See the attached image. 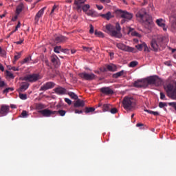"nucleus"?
Wrapping results in <instances>:
<instances>
[{
	"label": "nucleus",
	"instance_id": "obj_64",
	"mask_svg": "<svg viewBox=\"0 0 176 176\" xmlns=\"http://www.w3.org/2000/svg\"><path fill=\"white\" fill-rule=\"evenodd\" d=\"M5 82L0 80V87H3L5 86Z\"/></svg>",
	"mask_w": 176,
	"mask_h": 176
},
{
	"label": "nucleus",
	"instance_id": "obj_28",
	"mask_svg": "<svg viewBox=\"0 0 176 176\" xmlns=\"http://www.w3.org/2000/svg\"><path fill=\"white\" fill-rule=\"evenodd\" d=\"M123 75H124V70H122L116 74H113L112 78L114 79H118V78H120V76H123Z\"/></svg>",
	"mask_w": 176,
	"mask_h": 176
},
{
	"label": "nucleus",
	"instance_id": "obj_1",
	"mask_svg": "<svg viewBox=\"0 0 176 176\" xmlns=\"http://www.w3.org/2000/svg\"><path fill=\"white\" fill-rule=\"evenodd\" d=\"M137 20L140 23H148V24H152V18L146 12L145 8L140 10L135 14Z\"/></svg>",
	"mask_w": 176,
	"mask_h": 176
},
{
	"label": "nucleus",
	"instance_id": "obj_38",
	"mask_svg": "<svg viewBox=\"0 0 176 176\" xmlns=\"http://www.w3.org/2000/svg\"><path fill=\"white\" fill-rule=\"evenodd\" d=\"M17 55L14 56V60L13 63H16V61H17V60H19V58H20L21 57V52H18L16 53Z\"/></svg>",
	"mask_w": 176,
	"mask_h": 176
},
{
	"label": "nucleus",
	"instance_id": "obj_58",
	"mask_svg": "<svg viewBox=\"0 0 176 176\" xmlns=\"http://www.w3.org/2000/svg\"><path fill=\"white\" fill-rule=\"evenodd\" d=\"M56 9H57V5H54L51 11V14H52V13H54V10H56Z\"/></svg>",
	"mask_w": 176,
	"mask_h": 176
},
{
	"label": "nucleus",
	"instance_id": "obj_8",
	"mask_svg": "<svg viewBox=\"0 0 176 176\" xmlns=\"http://www.w3.org/2000/svg\"><path fill=\"white\" fill-rule=\"evenodd\" d=\"M78 76H80L81 79H84L85 80H93V79L96 78V75L94 74H87L85 72L79 73Z\"/></svg>",
	"mask_w": 176,
	"mask_h": 176
},
{
	"label": "nucleus",
	"instance_id": "obj_54",
	"mask_svg": "<svg viewBox=\"0 0 176 176\" xmlns=\"http://www.w3.org/2000/svg\"><path fill=\"white\" fill-rule=\"evenodd\" d=\"M94 27L93 25H90V30H89V34H94Z\"/></svg>",
	"mask_w": 176,
	"mask_h": 176
},
{
	"label": "nucleus",
	"instance_id": "obj_56",
	"mask_svg": "<svg viewBox=\"0 0 176 176\" xmlns=\"http://www.w3.org/2000/svg\"><path fill=\"white\" fill-rule=\"evenodd\" d=\"M165 98H166V95H164V93L160 92V99L165 100Z\"/></svg>",
	"mask_w": 176,
	"mask_h": 176
},
{
	"label": "nucleus",
	"instance_id": "obj_27",
	"mask_svg": "<svg viewBox=\"0 0 176 176\" xmlns=\"http://www.w3.org/2000/svg\"><path fill=\"white\" fill-rule=\"evenodd\" d=\"M101 17L103 19H105L106 20H111L112 17H113V15L111 13V12H108L107 14H102L100 15Z\"/></svg>",
	"mask_w": 176,
	"mask_h": 176
},
{
	"label": "nucleus",
	"instance_id": "obj_41",
	"mask_svg": "<svg viewBox=\"0 0 176 176\" xmlns=\"http://www.w3.org/2000/svg\"><path fill=\"white\" fill-rule=\"evenodd\" d=\"M136 49H138V50H140V52H141V50H142L143 47H144V43L142 44H138L137 45H135Z\"/></svg>",
	"mask_w": 176,
	"mask_h": 176
},
{
	"label": "nucleus",
	"instance_id": "obj_20",
	"mask_svg": "<svg viewBox=\"0 0 176 176\" xmlns=\"http://www.w3.org/2000/svg\"><path fill=\"white\" fill-rule=\"evenodd\" d=\"M30 87V83L27 82H23L21 84V87L17 89L19 93H23Z\"/></svg>",
	"mask_w": 176,
	"mask_h": 176
},
{
	"label": "nucleus",
	"instance_id": "obj_6",
	"mask_svg": "<svg viewBox=\"0 0 176 176\" xmlns=\"http://www.w3.org/2000/svg\"><path fill=\"white\" fill-rule=\"evenodd\" d=\"M118 14H120L122 19H124L121 21V24H124L126 21H130L131 19H133V14L127 12V11H122V10H119L118 11Z\"/></svg>",
	"mask_w": 176,
	"mask_h": 176
},
{
	"label": "nucleus",
	"instance_id": "obj_24",
	"mask_svg": "<svg viewBox=\"0 0 176 176\" xmlns=\"http://www.w3.org/2000/svg\"><path fill=\"white\" fill-rule=\"evenodd\" d=\"M77 100L76 101V102L74 104V108H79V107H82L83 108V107H85V101L83 100H80V99H76Z\"/></svg>",
	"mask_w": 176,
	"mask_h": 176
},
{
	"label": "nucleus",
	"instance_id": "obj_62",
	"mask_svg": "<svg viewBox=\"0 0 176 176\" xmlns=\"http://www.w3.org/2000/svg\"><path fill=\"white\" fill-rule=\"evenodd\" d=\"M74 112L75 113H82L83 111L82 110L75 109Z\"/></svg>",
	"mask_w": 176,
	"mask_h": 176
},
{
	"label": "nucleus",
	"instance_id": "obj_11",
	"mask_svg": "<svg viewBox=\"0 0 176 176\" xmlns=\"http://www.w3.org/2000/svg\"><path fill=\"white\" fill-rule=\"evenodd\" d=\"M38 113H41L44 118H50L52 115H56V111L49 110L48 109H45L43 110L38 111Z\"/></svg>",
	"mask_w": 176,
	"mask_h": 176
},
{
	"label": "nucleus",
	"instance_id": "obj_31",
	"mask_svg": "<svg viewBox=\"0 0 176 176\" xmlns=\"http://www.w3.org/2000/svg\"><path fill=\"white\" fill-rule=\"evenodd\" d=\"M55 115H60V116H65L67 111L65 110L54 111Z\"/></svg>",
	"mask_w": 176,
	"mask_h": 176
},
{
	"label": "nucleus",
	"instance_id": "obj_52",
	"mask_svg": "<svg viewBox=\"0 0 176 176\" xmlns=\"http://www.w3.org/2000/svg\"><path fill=\"white\" fill-rule=\"evenodd\" d=\"M65 101L68 104V105H71L72 104V100H71L69 98H65Z\"/></svg>",
	"mask_w": 176,
	"mask_h": 176
},
{
	"label": "nucleus",
	"instance_id": "obj_25",
	"mask_svg": "<svg viewBox=\"0 0 176 176\" xmlns=\"http://www.w3.org/2000/svg\"><path fill=\"white\" fill-rule=\"evenodd\" d=\"M106 67H107V69L110 72H115L118 69V67H116V65H113V64L107 65H106Z\"/></svg>",
	"mask_w": 176,
	"mask_h": 176
},
{
	"label": "nucleus",
	"instance_id": "obj_18",
	"mask_svg": "<svg viewBox=\"0 0 176 176\" xmlns=\"http://www.w3.org/2000/svg\"><path fill=\"white\" fill-rule=\"evenodd\" d=\"M67 40H68L67 37L63 35H60L56 36L54 38V43H65V42H67Z\"/></svg>",
	"mask_w": 176,
	"mask_h": 176
},
{
	"label": "nucleus",
	"instance_id": "obj_61",
	"mask_svg": "<svg viewBox=\"0 0 176 176\" xmlns=\"http://www.w3.org/2000/svg\"><path fill=\"white\" fill-rule=\"evenodd\" d=\"M9 69H12V71H19V67H11Z\"/></svg>",
	"mask_w": 176,
	"mask_h": 176
},
{
	"label": "nucleus",
	"instance_id": "obj_51",
	"mask_svg": "<svg viewBox=\"0 0 176 176\" xmlns=\"http://www.w3.org/2000/svg\"><path fill=\"white\" fill-rule=\"evenodd\" d=\"M159 107H160V108H164V107H167V104H166L163 102H161L159 103Z\"/></svg>",
	"mask_w": 176,
	"mask_h": 176
},
{
	"label": "nucleus",
	"instance_id": "obj_48",
	"mask_svg": "<svg viewBox=\"0 0 176 176\" xmlns=\"http://www.w3.org/2000/svg\"><path fill=\"white\" fill-rule=\"evenodd\" d=\"M82 49L85 50V52H87L88 53H90V52L92 50V48L89 47H82Z\"/></svg>",
	"mask_w": 176,
	"mask_h": 176
},
{
	"label": "nucleus",
	"instance_id": "obj_17",
	"mask_svg": "<svg viewBox=\"0 0 176 176\" xmlns=\"http://www.w3.org/2000/svg\"><path fill=\"white\" fill-rule=\"evenodd\" d=\"M100 91L106 96H111L113 94V90L109 87H104L100 88Z\"/></svg>",
	"mask_w": 176,
	"mask_h": 176
},
{
	"label": "nucleus",
	"instance_id": "obj_47",
	"mask_svg": "<svg viewBox=\"0 0 176 176\" xmlns=\"http://www.w3.org/2000/svg\"><path fill=\"white\" fill-rule=\"evenodd\" d=\"M109 112H111V113L115 114L118 112V109L117 108H112V106H111V108L110 109Z\"/></svg>",
	"mask_w": 176,
	"mask_h": 176
},
{
	"label": "nucleus",
	"instance_id": "obj_45",
	"mask_svg": "<svg viewBox=\"0 0 176 176\" xmlns=\"http://www.w3.org/2000/svg\"><path fill=\"white\" fill-rule=\"evenodd\" d=\"M21 118H27L28 116V113H27V111L23 110L21 114Z\"/></svg>",
	"mask_w": 176,
	"mask_h": 176
},
{
	"label": "nucleus",
	"instance_id": "obj_9",
	"mask_svg": "<svg viewBox=\"0 0 176 176\" xmlns=\"http://www.w3.org/2000/svg\"><path fill=\"white\" fill-rule=\"evenodd\" d=\"M54 86H56V83L53 82H47L40 87L39 91H46V90H50V89H53Z\"/></svg>",
	"mask_w": 176,
	"mask_h": 176
},
{
	"label": "nucleus",
	"instance_id": "obj_34",
	"mask_svg": "<svg viewBox=\"0 0 176 176\" xmlns=\"http://www.w3.org/2000/svg\"><path fill=\"white\" fill-rule=\"evenodd\" d=\"M95 35L96 36H98L99 38H104L105 36L104 35V33H102V32L100 31H95Z\"/></svg>",
	"mask_w": 176,
	"mask_h": 176
},
{
	"label": "nucleus",
	"instance_id": "obj_39",
	"mask_svg": "<svg viewBox=\"0 0 176 176\" xmlns=\"http://www.w3.org/2000/svg\"><path fill=\"white\" fill-rule=\"evenodd\" d=\"M19 93V98H21V100H27V94H21V92Z\"/></svg>",
	"mask_w": 176,
	"mask_h": 176
},
{
	"label": "nucleus",
	"instance_id": "obj_57",
	"mask_svg": "<svg viewBox=\"0 0 176 176\" xmlns=\"http://www.w3.org/2000/svg\"><path fill=\"white\" fill-rule=\"evenodd\" d=\"M131 35L133 36H140V34H138V32H132Z\"/></svg>",
	"mask_w": 176,
	"mask_h": 176
},
{
	"label": "nucleus",
	"instance_id": "obj_33",
	"mask_svg": "<svg viewBox=\"0 0 176 176\" xmlns=\"http://www.w3.org/2000/svg\"><path fill=\"white\" fill-rule=\"evenodd\" d=\"M144 112H147L148 113H150L151 115H154V116H159L160 113L157 111H153L151 110L144 109Z\"/></svg>",
	"mask_w": 176,
	"mask_h": 176
},
{
	"label": "nucleus",
	"instance_id": "obj_7",
	"mask_svg": "<svg viewBox=\"0 0 176 176\" xmlns=\"http://www.w3.org/2000/svg\"><path fill=\"white\" fill-rule=\"evenodd\" d=\"M116 47H118V49L123 50V52H128L129 53H134V52L135 51V49L134 47L126 45L122 43H117Z\"/></svg>",
	"mask_w": 176,
	"mask_h": 176
},
{
	"label": "nucleus",
	"instance_id": "obj_26",
	"mask_svg": "<svg viewBox=\"0 0 176 176\" xmlns=\"http://www.w3.org/2000/svg\"><path fill=\"white\" fill-rule=\"evenodd\" d=\"M24 9V4L23 3H21L16 9V14H20L22 12L23 10Z\"/></svg>",
	"mask_w": 176,
	"mask_h": 176
},
{
	"label": "nucleus",
	"instance_id": "obj_29",
	"mask_svg": "<svg viewBox=\"0 0 176 176\" xmlns=\"http://www.w3.org/2000/svg\"><path fill=\"white\" fill-rule=\"evenodd\" d=\"M67 96H70L71 98H72L73 100H78V95H76L75 93L72 92V91H67Z\"/></svg>",
	"mask_w": 176,
	"mask_h": 176
},
{
	"label": "nucleus",
	"instance_id": "obj_21",
	"mask_svg": "<svg viewBox=\"0 0 176 176\" xmlns=\"http://www.w3.org/2000/svg\"><path fill=\"white\" fill-rule=\"evenodd\" d=\"M51 61L56 68H57V67H60V59L56 56V55H52L51 56Z\"/></svg>",
	"mask_w": 176,
	"mask_h": 176
},
{
	"label": "nucleus",
	"instance_id": "obj_40",
	"mask_svg": "<svg viewBox=\"0 0 176 176\" xmlns=\"http://www.w3.org/2000/svg\"><path fill=\"white\" fill-rule=\"evenodd\" d=\"M85 13H86V14H87V16H91V17H93V16H94V10H89Z\"/></svg>",
	"mask_w": 176,
	"mask_h": 176
},
{
	"label": "nucleus",
	"instance_id": "obj_60",
	"mask_svg": "<svg viewBox=\"0 0 176 176\" xmlns=\"http://www.w3.org/2000/svg\"><path fill=\"white\" fill-rule=\"evenodd\" d=\"M24 42V39H21L19 41L15 42L16 45H21Z\"/></svg>",
	"mask_w": 176,
	"mask_h": 176
},
{
	"label": "nucleus",
	"instance_id": "obj_5",
	"mask_svg": "<svg viewBox=\"0 0 176 176\" xmlns=\"http://www.w3.org/2000/svg\"><path fill=\"white\" fill-rule=\"evenodd\" d=\"M163 36H158L157 39L153 38L151 42V46L154 52H157L160 46L163 45Z\"/></svg>",
	"mask_w": 176,
	"mask_h": 176
},
{
	"label": "nucleus",
	"instance_id": "obj_49",
	"mask_svg": "<svg viewBox=\"0 0 176 176\" xmlns=\"http://www.w3.org/2000/svg\"><path fill=\"white\" fill-rule=\"evenodd\" d=\"M6 74H7V76H9V78H11V79H13V78H14V76L13 75V74L10 71H7Z\"/></svg>",
	"mask_w": 176,
	"mask_h": 176
},
{
	"label": "nucleus",
	"instance_id": "obj_15",
	"mask_svg": "<svg viewBox=\"0 0 176 176\" xmlns=\"http://www.w3.org/2000/svg\"><path fill=\"white\" fill-rule=\"evenodd\" d=\"M10 109L9 106H8L6 104L1 105V108H0L1 116H6V115H8V113H9Z\"/></svg>",
	"mask_w": 176,
	"mask_h": 176
},
{
	"label": "nucleus",
	"instance_id": "obj_63",
	"mask_svg": "<svg viewBox=\"0 0 176 176\" xmlns=\"http://www.w3.org/2000/svg\"><path fill=\"white\" fill-rule=\"evenodd\" d=\"M7 13H8V12H6V11H5L3 14L0 15V18H1V19H3V17H6Z\"/></svg>",
	"mask_w": 176,
	"mask_h": 176
},
{
	"label": "nucleus",
	"instance_id": "obj_23",
	"mask_svg": "<svg viewBox=\"0 0 176 176\" xmlns=\"http://www.w3.org/2000/svg\"><path fill=\"white\" fill-rule=\"evenodd\" d=\"M155 78H156V76H151L147 78H144V81L146 82V87L148 85H155Z\"/></svg>",
	"mask_w": 176,
	"mask_h": 176
},
{
	"label": "nucleus",
	"instance_id": "obj_30",
	"mask_svg": "<svg viewBox=\"0 0 176 176\" xmlns=\"http://www.w3.org/2000/svg\"><path fill=\"white\" fill-rule=\"evenodd\" d=\"M162 83H163V81L162 80V79H160L159 77L155 76V80L154 85L155 86H162Z\"/></svg>",
	"mask_w": 176,
	"mask_h": 176
},
{
	"label": "nucleus",
	"instance_id": "obj_22",
	"mask_svg": "<svg viewBox=\"0 0 176 176\" xmlns=\"http://www.w3.org/2000/svg\"><path fill=\"white\" fill-rule=\"evenodd\" d=\"M46 10V7H43L41 8L36 14L34 17V20L36 23H38L39 21V19L43 16V13H45V10Z\"/></svg>",
	"mask_w": 176,
	"mask_h": 176
},
{
	"label": "nucleus",
	"instance_id": "obj_36",
	"mask_svg": "<svg viewBox=\"0 0 176 176\" xmlns=\"http://www.w3.org/2000/svg\"><path fill=\"white\" fill-rule=\"evenodd\" d=\"M61 50H63V48L61 47V46H56L54 48V53H60V52H61Z\"/></svg>",
	"mask_w": 176,
	"mask_h": 176
},
{
	"label": "nucleus",
	"instance_id": "obj_55",
	"mask_svg": "<svg viewBox=\"0 0 176 176\" xmlns=\"http://www.w3.org/2000/svg\"><path fill=\"white\" fill-rule=\"evenodd\" d=\"M21 25V23H20V22L18 23V24L16 25V26L15 28V30L12 32H16V31H17V30H19V28H20Z\"/></svg>",
	"mask_w": 176,
	"mask_h": 176
},
{
	"label": "nucleus",
	"instance_id": "obj_14",
	"mask_svg": "<svg viewBox=\"0 0 176 176\" xmlns=\"http://www.w3.org/2000/svg\"><path fill=\"white\" fill-rule=\"evenodd\" d=\"M86 0H75L74 5L76 6V10L78 12H82V6L85 5Z\"/></svg>",
	"mask_w": 176,
	"mask_h": 176
},
{
	"label": "nucleus",
	"instance_id": "obj_43",
	"mask_svg": "<svg viewBox=\"0 0 176 176\" xmlns=\"http://www.w3.org/2000/svg\"><path fill=\"white\" fill-rule=\"evenodd\" d=\"M36 109H45V105L43 104H37L36 106Z\"/></svg>",
	"mask_w": 176,
	"mask_h": 176
},
{
	"label": "nucleus",
	"instance_id": "obj_37",
	"mask_svg": "<svg viewBox=\"0 0 176 176\" xmlns=\"http://www.w3.org/2000/svg\"><path fill=\"white\" fill-rule=\"evenodd\" d=\"M31 61V56L26 57L21 62V64H26V63H30Z\"/></svg>",
	"mask_w": 176,
	"mask_h": 176
},
{
	"label": "nucleus",
	"instance_id": "obj_35",
	"mask_svg": "<svg viewBox=\"0 0 176 176\" xmlns=\"http://www.w3.org/2000/svg\"><path fill=\"white\" fill-rule=\"evenodd\" d=\"M96 109L94 107H86L85 108V113H90V112H94Z\"/></svg>",
	"mask_w": 176,
	"mask_h": 176
},
{
	"label": "nucleus",
	"instance_id": "obj_50",
	"mask_svg": "<svg viewBox=\"0 0 176 176\" xmlns=\"http://www.w3.org/2000/svg\"><path fill=\"white\" fill-rule=\"evenodd\" d=\"M9 90H10L11 91H13L14 89L13 88H10V87H8V88H6V89H4L3 91V93H9Z\"/></svg>",
	"mask_w": 176,
	"mask_h": 176
},
{
	"label": "nucleus",
	"instance_id": "obj_12",
	"mask_svg": "<svg viewBox=\"0 0 176 176\" xmlns=\"http://www.w3.org/2000/svg\"><path fill=\"white\" fill-rule=\"evenodd\" d=\"M134 87L146 89V82L145 79L138 80L133 83Z\"/></svg>",
	"mask_w": 176,
	"mask_h": 176
},
{
	"label": "nucleus",
	"instance_id": "obj_46",
	"mask_svg": "<svg viewBox=\"0 0 176 176\" xmlns=\"http://www.w3.org/2000/svg\"><path fill=\"white\" fill-rule=\"evenodd\" d=\"M169 107L174 108L175 111H176V102H172L168 103Z\"/></svg>",
	"mask_w": 176,
	"mask_h": 176
},
{
	"label": "nucleus",
	"instance_id": "obj_19",
	"mask_svg": "<svg viewBox=\"0 0 176 176\" xmlns=\"http://www.w3.org/2000/svg\"><path fill=\"white\" fill-rule=\"evenodd\" d=\"M156 23L159 27H161L162 28L163 31H167V26H166V21L163 20L162 19H157Z\"/></svg>",
	"mask_w": 176,
	"mask_h": 176
},
{
	"label": "nucleus",
	"instance_id": "obj_13",
	"mask_svg": "<svg viewBox=\"0 0 176 176\" xmlns=\"http://www.w3.org/2000/svg\"><path fill=\"white\" fill-rule=\"evenodd\" d=\"M98 108H102L103 112H109L112 108V105L110 104H102V102H99L98 104Z\"/></svg>",
	"mask_w": 176,
	"mask_h": 176
},
{
	"label": "nucleus",
	"instance_id": "obj_16",
	"mask_svg": "<svg viewBox=\"0 0 176 176\" xmlns=\"http://www.w3.org/2000/svg\"><path fill=\"white\" fill-rule=\"evenodd\" d=\"M54 91L56 93V94H58V96H64L67 94V89L63 87H58L55 89H54Z\"/></svg>",
	"mask_w": 176,
	"mask_h": 176
},
{
	"label": "nucleus",
	"instance_id": "obj_4",
	"mask_svg": "<svg viewBox=\"0 0 176 176\" xmlns=\"http://www.w3.org/2000/svg\"><path fill=\"white\" fill-rule=\"evenodd\" d=\"M42 79V76L38 73H34L32 74H27L23 77L22 80H25V82H30V83H34L35 82H38Z\"/></svg>",
	"mask_w": 176,
	"mask_h": 176
},
{
	"label": "nucleus",
	"instance_id": "obj_32",
	"mask_svg": "<svg viewBox=\"0 0 176 176\" xmlns=\"http://www.w3.org/2000/svg\"><path fill=\"white\" fill-rule=\"evenodd\" d=\"M90 9V5L89 4H84L82 7H81V10L86 13L87 11H89V10Z\"/></svg>",
	"mask_w": 176,
	"mask_h": 176
},
{
	"label": "nucleus",
	"instance_id": "obj_10",
	"mask_svg": "<svg viewBox=\"0 0 176 176\" xmlns=\"http://www.w3.org/2000/svg\"><path fill=\"white\" fill-rule=\"evenodd\" d=\"M106 30L111 34L112 36H117V38L122 36L120 34L118 35V32L115 30V27L111 24L106 25Z\"/></svg>",
	"mask_w": 176,
	"mask_h": 176
},
{
	"label": "nucleus",
	"instance_id": "obj_59",
	"mask_svg": "<svg viewBox=\"0 0 176 176\" xmlns=\"http://www.w3.org/2000/svg\"><path fill=\"white\" fill-rule=\"evenodd\" d=\"M100 1L102 3H109V2H111V0H100Z\"/></svg>",
	"mask_w": 176,
	"mask_h": 176
},
{
	"label": "nucleus",
	"instance_id": "obj_44",
	"mask_svg": "<svg viewBox=\"0 0 176 176\" xmlns=\"http://www.w3.org/2000/svg\"><path fill=\"white\" fill-rule=\"evenodd\" d=\"M138 64V62L137 61H132L129 63V67L131 68H134V67H136V65Z\"/></svg>",
	"mask_w": 176,
	"mask_h": 176
},
{
	"label": "nucleus",
	"instance_id": "obj_42",
	"mask_svg": "<svg viewBox=\"0 0 176 176\" xmlns=\"http://www.w3.org/2000/svg\"><path fill=\"white\" fill-rule=\"evenodd\" d=\"M143 49H144V52H151V50H149V47H148V45H146V43H143Z\"/></svg>",
	"mask_w": 176,
	"mask_h": 176
},
{
	"label": "nucleus",
	"instance_id": "obj_3",
	"mask_svg": "<svg viewBox=\"0 0 176 176\" xmlns=\"http://www.w3.org/2000/svg\"><path fill=\"white\" fill-rule=\"evenodd\" d=\"M168 97L172 98V100H176V81L173 82V84H168L165 87Z\"/></svg>",
	"mask_w": 176,
	"mask_h": 176
},
{
	"label": "nucleus",
	"instance_id": "obj_53",
	"mask_svg": "<svg viewBox=\"0 0 176 176\" xmlns=\"http://www.w3.org/2000/svg\"><path fill=\"white\" fill-rule=\"evenodd\" d=\"M116 29L117 31H120L122 30V28H120V24H119V23H117L116 24Z\"/></svg>",
	"mask_w": 176,
	"mask_h": 176
},
{
	"label": "nucleus",
	"instance_id": "obj_2",
	"mask_svg": "<svg viewBox=\"0 0 176 176\" xmlns=\"http://www.w3.org/2000/svg\"><path fill=\"white\" fill-rule=\"evenodd\" d=\"M123 108L128 111H133L135 108V100L131 97H124L122 100Z\"/></svg>",
	"mask_w": 176,
	"mask_h": 176
}]
</instances>
